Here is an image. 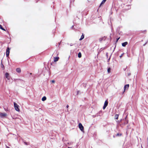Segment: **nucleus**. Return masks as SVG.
Returning a JSON list of instances; mask_svg holds the SVG:
<instances>
[{
  "label": "nucleus",
  "mask_w": 148,
  "mask_h": 148,
  "mask_svg": "<svg viewBox=\"0 0 148 148\" xmlns=\"http://www.w3.org/2000/svg\"><path fill=\"white\" fill-rule=\"evenodd\" d=\"M14 105L15 110L18 112H19L20 110L19 108V106L15 102H14Z\"/></svg>",
  "instance_id": "1"
},
{
  "label": "nucleus",
  "mask_w": 148,
  "mask_h": 148,
  "mask_svg": "<svg viewBox=\"0 0 148 148\" xmlns=\"http://www.w3.org/2000/svg\"><path fill=\"white\" fill-rule=\"evenodd\" d=\"M79 127L80 129V130L82 131V132H84V127L82 125V124L80 123L79 124Z\"/></svg>",
  "instance_id": "2"
},
{
  "label": "nucleus",
  "mask_w": 148,
  "mask_h": 148,
  "mask_svg": "<svg viewBox=\"0 0 148 148\" xmlns=\"http://www.w3.org/2000/svg\"><path fill=\"white\" fill-rule=\"evenodd\" d=\"M129 86V84H126L124 86V90L122 93V94H123L124 93V92L125 90H127L128 89Z\"/></svg>",
  "instance_id": "3"
},
{
  "label": "nucleus",
  "mask_w": 148,
  "mask_h": 148,
  "mask_svg": "<svg viewBox=\"0 0 148 148\" xmlns=\"http://www.w3.org/2000/svg\"><path fill=\"white\" fill-rule=\"evenodd\" d=\"M108 100H106L105 102L104 105L103 107V109H104L107 106H108Z\"/></svg>",
  "instance_id": "4"
},
{
  "label": "nucleus",
  "mask_w": 148,
  "mask_h": 148,
  "mask_svg": "<svg viewBox=\"0 0 148 148\" xmlns=\"http://www.w3.org/2000/svg\"><path fill=\"white\" fill-rule=\"evenodd\" d=\"M10 49L9 47H8L6 49V56L7 57H8L9 56L10 53Z\"/></svg>",
  "instance_id": "5"
},
{
  "label": "nucleus",
  "mask_w": 148,
  "mask_h": 148,
  "mask_svg": "<svg viewBox=\"0 0 148 148\" xmlns=\"http://www.w3.org/2000/svg\"><path fill=\"white\" fill-rule=\"evenodd\" d=\"M6 116L7 114L5 113H0V116L1 117H4Z\"/></svg>",
  "instance_id": "6"
},
{
  "label": "nucleus",
  "mask_w": 148,
  "mask_h": 148,
  "mask_svg": "<svg viewBox=\"0 0 148 148\" xmlns=\"http://www.w3.org/2000/svg\"><path fill=\"white\" fill-rule=\"evenodd\" d=\"M5 77L7 78L8 79H9L10 78L9 77V74L8 73H6L5 74Z\"/></svg>",
  "instance_id": "7"
},
{
  "label": "nucleus",
  "mask_w": 148,
  "mask_h": 148,
  "mask_svg": "<svg viewBox=\"0 0 148 148\" xmlns=\"http://www.w3.org/2000/svg\"><path fill=\"white\" fill-rule=\"evenodd\" d=\"M59 58L58 57H56L54 58V62H56L58 61Z\"/></svg>",
  "instance_id": "8"
},
{
  "label": "nucleus",
  "mask_w": 148,
  "mask_h": 148,
  "mask_svg": "<svg viewBox=\"0 0 148 148\" xmlns=\"http://www.w3.org/2000/svg\"><path fill=\"white\" fill-rule=\"evenodd\" d=\"M128 44V42H126L122 43V45L123 47H125Z\"/></svg>",
  "instance_id": "9"
},
{
  "label": "nucleus",
  "mask_w": 148,
  "mask_h": 148,
  "mask_svg": "<svg viewBox=\"0 0 148 148\" xmlns=\"http://www.w3.org/2000/svg\"><path fill=\"white\" fill-rule=\"evenodd\" d=\"M16 71L18 72V73H20L21 72V69L19 68H17L16 69Z\"/></svg>",
  "instance_id": "10"
},
{
  "label": "nucleus",
  "mask_w": 148,
  "mask_h": 148,
  "mask_svg": "<svg viewBox=\"0 0 148 148\" xmlns=\"http://www.w3.org/2000/svg\"><path fill=\"white\" fill-rule=\"evenodd\" d=\"M119 115L117 114H115L114 116L115 119L116 120H117L118 119Z\"/></svg>",
  "instance_id": "11"
},
{
  "label": "nucleus",
  "mask_w": 148,
  "mask_h": 148,
  "mask_svg": "<svg viewBox=\"0 0 148 148\" xmlns=\"http://www.w3.org/2000/svg\"><path fill=\"white\" fill-rule=\"evenodd\" d=\"M84 38V35H83V34H82V36L81 37V38L79 39V40H82Z\"/></svg>",
  "instance_id": "12"
},
{
  "label": "nucleus",
  "mask_w": 148,
  "mask_h": 148,
  "mask_svg": "<svg viewBox=\"0 0 148 148\" xmlns=\"http://www.w3.org/2000/svg\"><path fill=\"white\" fill-rule=\"evenodd\" d=\"M47 99L46 97L45 96L43 97L42 99V100L43 101H44L46 100Z\"/></svg>",
  "instance_id": "13"
},
{
  "label": "nucleus",
  "mask_w": 148,
  "mask_h": 148,
  "mask_svg": "<svg viewBox=\"0 0 148 148\" xmlns=\"http://www.w3.org/2000/svg\"><path fill=\"white\" fill-rule=\"evenodd\" d=\"M106 1V0H103L101 2L99 7H100L101 6V5L104 3Z\"/></svg>",
  "instance_id": "14"
},
{
  "label": "nucleus",
  "mask_w": 148,
  "mask_h": 148,
  "mask_svg": "<svg viewBox=\"0 0 148 148\" xmlns=\"http://www.w3.org/2000/svg\"><path fill=\"white\" fill-rule=\"evenodd\" d=\"M78 56L79 58H80L82 57V54L81 52H79L78 54Z\"/></svg>",
  "instance_id": "15"
},
{
  "label": "nucleus",
  "mask_w": 148,
  "mask_h": 148,
  "mask_svg": "<svg viewBox=\"0 0 148 148\" xmlns=\"http://www.w3.org/2000/svg\"><path fill=\"white\" fill-rule=\"evenodd\" d=\"M104 37H102L101 38L99 39V40L100 41H102L104 39Z\"/></svg>",
  "instance_id": "16"
},
{
  "label": "nucleus",
  "mask_w": 148,
  "mask_h": 148,
  "mask_svg": "<svg viewBox=\"0 0 148 148\" xmlns=\"http://www.w3.org/2000/svg\"><path fill=\"white\" fill-rule=\"evenodd\" d=\"M0 29H1L5 31V30L1 26V25L0 24Z\"/></svg>",
  "instance_id": "17"
},
{
  "label": "nucleus",
  "mask_w": 148,
  "mask_h": 148,
  "mask_svg": "<svg viewBox=\"0 0 148 148\" xmlns=\"http://www.w3.org/2000/svg\"><path fill=\"white\" fill-rule=\"evenodd\" d=\"M111 69L110 68H109L108 69V73H110V72Z\"/></svg>",
  "instance_id": "18"
},
{
  "label": "nucleus",
  "mask_w": 148,
  "mask_h": 148,
  "mask_svg": "<svg viewBox=\"0 0 148 148\" xmlns=\"http://www.w3.org/2000/svg\"><path fill=\"white\" fill-rule=\"evenodd\" d=\"M122 135V134L120 133H117L116 135V136H121Z\"/></svg>",
  "instance_id": "19"
},
{
  "label": "nucleus",
  "mask_w": 148,
  "mask_h": 148,
  "mask_svg": "<svg viewBox=\"0 0 148 148\" xmlns=\"http://www.w3.org/2000/svg\"><path fill=\"white\" fill-rule=\"evenodd\" d=\"M124 53H122L121 56H120V58H121V57L123 56V55Z\"/></svg>",
  "instance_id": "20"
},
{
  "label": "nucleus",
  "mask_w": 148,
  "mask_h": 148,
  "mask_svg": "<svg viewBox=\"0 0 148 148\" xmlns=\"http://www.w3.org/2000/svg\"><path fill=\"white\" fill-rule=\"evenodd\" d=\"M128 123V121H127L126 122H125L124 123V125H125V124H127Z\"/></svg>",
  "instance_id": "21"
},
{
  "label": "nucleus",
  "mask_w": 148,
  "mask_h": 148,
  "mask_svg": "<svg viewBox=\"0 0 148 148\" xmlns=\"http://www.w3.org/2000/svg\"><path fill=\"white\" fill-rule=\"evenodd\" d=\"M120 37H119V38H117L116 39V42H117L118 40L120 39Z\"/></svg>",
  "instance_id": "22"
},
{
  "label": "nucleus",
  "mask_w": 148,
  "mask_h": 148,
  "mask_svg": "<svg viewBox=\"0 0 148 148\" xmlns=\"http://www.w3.org/2000/svg\"><path fill=\"white\" fill-rule=\"evenodd\" d=\"M51 82L53 83H54L55 82V81L54 80H52L51 81Z\"/></svg>",
  "instance_id": "23"
},
{
  "label": "nucleus",
  "mask_w": 148,
  "mask_h": 148,
  "mask_svg": "<svg viewBox=\"0 0 148 148\" xmlns=\"http://www.w3.org/2000/svg\"><path fill=\"white\" fill-rule=\"evenodd\" d=\"M66 108H68L69 107V106L68 105H67V106H66Z\"/></svg>",
  "instance_id": "24"
},
{
  "label": "nucleus",
  "mask_w": 148,
  "mask_h": 148,
  "mask_svg": "<svg viewBox=\"0 0 148 148\" xmlns=\"http://www.w3.org/2000/svg\"><path fill=\"white\" fill-rule=\"evenodd\" d=\"M5 111H8V109H5Z\"/></svg>",
  "instance_id": "25"
},
{
  "label": "nucleus",
  "mask_w": 148,
  "mask_h": 148,
  "mask_svg": "<svg viewBox=\"0 0 148 148\" xmlns=\"http://www.w3.org/2000/svg\"><path fill=\"white\" fill-rule=\"evenodd\" d=\"M144 32H146V30H145V31H144Z\"/></svg>",
  "instance_id": "26"
},
{
  "label": "nucleus",
  "mask_w": 148,
  "mask_h": 148,
  "mask_svg": "<svg viewBox=\"0 0 148 148\" xmlns=\"http://www.w3.org/2000/svg\"><path fill=\"white\" fill-rule=\"evenodd\" d=\"M8 147V148H9V147Z\"/></svg>",
  "instance_id": "27"
}]
</instances>
